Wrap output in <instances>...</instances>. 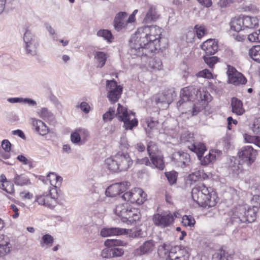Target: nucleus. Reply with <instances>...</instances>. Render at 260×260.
Segmentation results:
<instances>
[{
  "label": "nucleus",
  "instance_id": "nucleus-7",
  "mask_svg": "<svg viewBox=\"0 0 260 260\" xmlns=\"http://www.w3.org/2000/svg\"><path fill=\"white\" fill-rule=\"evenodd\" d=\"M23 41L26 54L32 56L37 55L39 42L35 36L29 30H26L24 34Z\"/></svg>",
  "mask_w": 260,
  "mask_h": 260
},
{
  "label": "nucleus",
  "instance_id": "nucleus-61",
  "mask_svg": "<svg viewBox=\"0 0 260 260\" xmlns=\"http://www.w3.org/2000/svg\"><path fill=\"white\" fill-rule=\"evenodd\" d=\"M105 165L108 169L113 171L114 167V158L113 156H110L105 160Z\"/></svg>",
  "mask_w": 260,
  "mask_h": 260
},
{
  "label": "nucleus",
  "instance_id": "nucleus-8",
  "mask_svg": "<svg viewBox=\"0 0 260 260\" xmlns=\"http://www.w3.org/2000/svg\"><path fill=\"white\" fill-rule=\"evenodd\" d=\"M121 198L132 203L141 205L146 200L147 194L141 188H134L128 192H124Z\"/></svg>",
  "mask_w": 260,
  "mask_h": 260
},
{
  "label": "nucleus",
  "instance_id": "nucleus-23",
  "mask_svg": "<svg viewBox=\"0 0 260 260\" xmlns=\"http://www.w3.org/2000/svg\"><path fill=\"white\" fill-rule=\"evenodd\" d=\"M221 154L222 152L220 150L216 149L211 150L208 155H206L203 159L201 157L200 160L202 165H206L218 159Z\"/></svg>",
  "mask_w": 260,
  "mask_h": 260
},
{
  "label": "nucleus",
  "instance_id": "nucleus-25",
  "mask_svg": "<svg viewBox=\"0 0 260 260\" xmlns=\"http://www.w3.org/2000/svg\"><path fill=\"white\" fill-rule=\"evenodd\" d=\"M231 106L232 112L237 115H241L244 113L245 110L243 108V104L240 100L236 98H232Z\"/></svg>",
  "mask_w": 260,
  "mask_h": 260
},
{
  "label": "nucleus",
  "instance_id": "nucleus-24",
  "mask_svg": "<svg viewBox=\"0 0 260 260\" xmlns=\"http://www.w3.org/2000/svg\"><path fill=\"white\" fill-rule=\"evenodd\" d=\"M244 28L253 29L258 26L259 20L256 17L243 16Z\"/></svg>",
  "mask_w": 260,
  "mask_h": 260
},
{
  "label": "nucleus",
  "instance_id": "nucleus-48",
  "mask_svg": "<svg viewBox=\"0 0 260 260\" xmlns=\"http://www.w3.org/2000/svg\"><path fill=\"white\" fill-rule=\"evenodd\" d=\"M201 176V174L200 172H196L189 174L187 177V181H189L190 184H192L193 182L197 181L200 176Z\"/></svg>",
  "mask_w": 260,
  "mask_h": 260
},
{
  "label": "nucleus",
  "instance_id": "nucleus-30",
  "mask_svg": "<svg viewBox=\"0 0 260 260\" xmlns=\"http://www.w3.org/2000/svg\"><path fill=\"white\" fill-rule=\"evenodd\" d=\"M107 97L112 104L114 103V80H107L106 83Z\"/></svg>",
  "mask_w": 260,
  "mask_h": 260
},
{
  "label": "nucleus",
  "instance_id": "nucleus-64",
  "mask_svg": "<svg viewBox=\"0 0 260 260\" xmlns=\"http://www.w3.org/2000/svg\"><path fill=\"white\" fill-rule=\"evenodd\" d=\"M146 122L147 125V128L152 129L156 127L158 124L157 121L153 120L152 118H148L146 120Z\"/></svg>",
  "mask_w": 260,
  "mask_h": 260
},
{
  "label": "nucleus",
  "instance_id": "nucleus-3",
  "mask_svg": "<svg viewBox=\"0 0 260 260\" xmlns=\"http://www.w3.org/2000/svg\"><path fill=\"white\" fill-rule=\"evenodd\" d=\"M192 198L202 207H214L218 201L216 192L204 184L199 183L192 189Z\"/></svg>",
  "mask_w": 260,
  "mask_h": 260
},
{
  "label": "nucleus",
  "instance_id": "nucleus-17",
  "mask_svg": "<svg viewBox=\"0 0 260 260\" xmlns=\"http://www.w3.org/2000/svg\"><path fill=\"white\" fill-rule=\"evenodd\" d=\"M105 248L101 252V256L105 258L114 257V239L106 240L104 242Z\"/></svg>",
  "mask_w": 260,
  "mask_h": 260
},
{
  "label": "nucleus",
  "instance_id": "nucleus-21",
  "mask_svg": "<svg viewBox=\"0 0 260 260\" xmlns=\"http://www.w3.org/2000/svg\"><path fill=\"white\" fill-rule=\"evenodd\" d=\"M10 248L9 238L3 234H0V256H3L9 253Z\"/></svg>",
  "mask_w": 260,
  "mask_h": 260
},
{
  "label": "nucleus",
  "instance_id": "nucleus-44",
  "mask_svg": "<svg viewBox=\"0 0 260 260\" xmlns=\"http://www.w3.org/2000/svg\"><path fill=\"white\" fill-rule=\"evenodd\" d=\"M100 235L102 237H108L114 235V228H104L101 229Z\"/></svg>",
  "mask_w": 260,
  "mask_h": 260
},
{
  "label": "nucleus",
  "instance_id": "nucleus-2",
  "mask_svg": "<svg viewBox=\"0 0 260 260\" xmlns=\"http://www.w3.org/2000/svg\"><path fill=\"white\" fill-rule=\"evenodd\" d=\"M147 31L146 26L139 27L131 39L132 52L138 56H147L154 51L152 46L149 45Z\"/></svg>",
  "mask_w": 260,
  "mask_h": 260
},
{
  "label": "nucleus",
  "instance_id": "nucleus-45",
  "mask_svg": "<svg viewBox=\"0 0 260 260\" xmlns=\"http://www.w3.org/2000/svg\"><path fill=\"white\" fill-rule=\"evenodd\" d=\"M251 203L252 204V208L254 210H257L260 209V196L258 195L253 196L251 200Z\"/></svg>",
  "mask_w": 260,
  "mask_h": 260
},
{
  "label": "nucleus",
  "instance_id": "nucleus-32",
  "mask_svg": "<svg viewBox=\"0 0 260 260\" xmlns=\"http://www.w3.org/2000/svg\"><path fill=\"white\" fill-rule=\"evenodd\" d=\"M53 242V237L47 234L43 236L40 241V244L42 247L47 248L52 246Z\"/></svg>",
  "mask_w": 260,
  "mask_h": 260
},
{
  "label": "nucleus",
  "instance_id": "nucleus-6",
  "mask_svg": "<svg viewBox=\"0 0 260 260\" xmlns=\"http://www.w3.org/2000/svg\"><path fill=\"white\" fill-rule=\"evenodd\" d=\"M181 140L185 143L186 146L190 151L196 153L199 159H201V157L206 150V146L203 143L195 142L193 135L191 133L182 135Z\"/></svg>",
  "mask_w": 260,
  "mask_h": 260
},
{
  "label": "nucleus",
  "instance_id": "nucleus-54",
  "mask_svg": "<svg viewBox=\"0 0 260 260\" xmlns=\"http://www.w3.org/2000/svg\"><path fill=\"white\" fill-rule=\"evenodd\" d=\"M155 102L158 104L159 103H163L166 105L165 107H168L170 103V101L168 100L166 95L162 93L159 95V96L155 99Z\"/></svg>",
  "mask_w": 260,
  "mask_h": 260
},
{
  "label": "nucleus",
  "instance_id": "nucleus-47",
  "mask_svg": "<svg viewBox=\"0 0 260 260\" xmlns=\"http://www.w3.org/2000/svg\"><path fill=\"white\" fill-rule=\"evenodd\" d=\"M147 151L150 157L153 155L157 154V147L155 144L152 142H150L147 145Z\"/></svg>",
  "mask_w": 260,
  "mask_h": 260
},
{
  "label": "nucleus",
  "instance_id": "nucleus-27",
  "mask_svg": "<svg viewBox=\"0 0 260 260\" xmlns=\"http://www.w3.org/2000/svg\"><path fill=\"white\" fill-rule=\"evenodd\" d=\"M230 24L231 29L236 32H239L244 29L242 16L233 18Z\"/></svg>",
  "mask_w": 260,
  "mask_h": 260
},
{
  "label": "nucleus",
  "instance_id": "nucleus-42",
  "mask_svg": "<svg viewBox=\"0 0 260 260\" xmlns=\"http://www.w3.org/2000/svg\"><path fill=\"white\" fill-rule=\"evenodd\" d=\"M40 117L44 119L52 120L53 118V114L46 108H42L38 112Z\"/></svg>",
  "mask_w": 260,
  "mask_h": 260
},
{
  "label": "nucleus",
  "instance_id": "nucleus-58",
  "mask_svg": "<svg viewBox=\"0 0 260 260\" xmlns=\"http://www.w3.org/2000/svg\"><path fill=\"white\" fill-rule=\"evenodd\" d=\"M123 87L121 85L116 84L115 82V103L120 97L122 92Z\"/></svg>",
  "mask_w": 260,
  "mask_h": 260
},
{
  "label": "nucleus",
  "instance_id": "nucleus-59",
  "mask_svg": "<svg viewBox=\"0 0 260 260\" xmlns=\"http://www.w3.org/2000/svg\"><path fill=\"white\" fill-rule=\"evenodd\" d=\"M128 235L132 238H136L142 236V231L140 229H134L128 230Z\"/></svg>",
  "mask_w": 260,
  "mask_h": 260
},
{
  "label": "nucleus",
  "instance_id": "nucleus-56",
  "mask_svg": "<svg viewBox=\"0 0 260 260\" xmlns=\"http://www.w3.org/2000/svg\"><path fill=\"white\" fill-rule=\"evenodd\" d=\"M195 36V31L194 30H190L186 33L185 35V39L187 43H191L193 41Z\"/></svg>",
  "mask_w": 260,
  "mask_h": 260
},
{
  "label": "nucleus",
  "instance_id": "nucleus-40",
  "mask_svg": "<svg viewBox=\"0 0 260 260\" xmlns=\"http://www.w3.org/2000/svg\"><path fill=\"white\" fill-rule=\"evenodd\" d=\"M75 130L79 134V136L82 140V144L87 141L89 137V133L87 129L84 128H78Z\"/></svg>",
  "mask_w": 260,
  "mask_h": 260
},
{
  "label": "nucleus",
  "instance_id": "nucleus-39",
  "mask_svg": "<svg viewBox=\"0 0 260 260\" xmlns=\"http://www.w3.org/2000/svg\"><path fill=\"white\" fill-rule=\"evenodd\" d=\"M14 182L17 185L23 186L28 184L29 179L23 175L16 174L14 179Z\"/></svg>",
  "mask_w": 260,
  "mask_h": 260
},
{
  "label": "nucleus",
  "instance_id": "nucleus-20",
  "mask_svg": "<svg viewBox=\"0 0 260 260\" xmlns=\"http://www.w3.org/2000/svg\"><path fill=\"white\" fill-rule=\"evenodd\" d=\"M140 218V212L138 209L129 208L127 216L123 217L125 219L124 223L127 224H132L134 222L138 221Z\"/></svg>",
  "mask_w": 260,
  "mask_h": 260
},
{
  "label": "nucleus",
  "instance_id": "nucleus-29",
  "mask_svg": "<svg viewBox=\"0 0 260 260\" xmlns=\"http://www.w3.org/2000/svg\"><path fill=\"white\" fill-rule=\"evenodd\" d=\"M129 207L127 206V204H123L116 206L115 209V213L119 217L123 222L125 221V219H123V217L127 216V213Z\"/></svg>",
  "mask_w": 260,
  "mask_h": 260
},
{
  "label": "nucleus",
  "instance_id": "nucleus-37",
  "mask_svg": "<svg viewBox=\"0 0 260 260\" xmlns=\"http://www.w3.org/2000/svg\"><path fill=\"white\" fill-rule=\"evenodd\" d=\"M247 208L245 206H240L236 212L234 214V218H238L239 220L243 222V217H246Z\"/></svg>",
  "mask_w": 260,
  "mask_h": 260
},
{
  "label": "nucleus",
  "instance_id": "nucleus-28",
  "mask_svg": "<svg viewBox=\"0 0 260 260\" xmlns=\"http://www.w3.org/2000/svg\"><path fill=\"white\" fill-rule=\"evenodd\" d=\"M150 157L151 160V167L153 165L155 168L161 170L164 169L165 164L162 159V156L161 155L157 154Z\"/></svg>",
  "mask_w": 260,
  "mask_h": 260
},
{
  "label": "nucleus",
  "instance_id": "nucleus-31",
  "mask_svg": "<svg viewBox=\"0 0 260 260\" xmlns=\"http://www.w3.org/2000/svg\"><path fill=\"white\" fill-rule=\"evenodd\" d=\"M148 70H159L162 68V63L160 60L157 58H147Z\"/></svg>",
  "mask_w": 260,
  "mask_h": 260
},
{
  "label": "nucleus",
  "instance_id": "nucleus-10",
  "mask_svg": "<svg viewBox=\"0 0 260 260\" xmlns=\"http://www.w3.org/2000/svg\"><path fill=\"white\" fill-rule=\"evenodd\" d=\"M134 24L129 22L127 13L120 12L115 16V30L117 31L124 32L132 29Z\"/></svg>",
  "mask_w": 260,
  "mask_h": 260
},
{
  "label": "nucleus",
  "instance_id": "nucleus-15",
  "mask_svg": "<svg viewBox=\"0 0 260 260\" xmlns=\"http://www.w3.org/2000/svg\"><path fill=\"white\" fill-rule=\"evenodd\" d=\"M36 201L40 205L52 208L56 205V201L54 197H52L50 191L44 192L37 196Z\"/></svg>",
  "mask_w": 260,
  "mask_h": 260
},
{
  "label": "nucleus",
  "instance_id": "nucleus-41",
  "mask_svg": "<svg viewBox=\"0 0 260 260\" xmlns=\"http://www.w3.org/2000/svg\"><path fill=\"white\" fill-rule=\"evenodd\" d=\"M128 186L127 182H122L115 183V191L116 190L117 194L119 195L120 193L124 192L127 189Z\"/></svg>",
  "mask_w": 260,
  "mask_h": 260
},
{
  "label": "nucleus",
  "instance_id": "nucleus-5",
  "mask_svg": "<svg viewBox=\"0 0 260 260\" xmlns=\"http://www.w3.org/2000/svg\"><path fill=\"white\" fill-rule=\"evenodd\" d=\"M164 251V254L166 256V260H188L189 252L188 248L182 247L180 246H175L172 247L169 251L167 248V245L164 244L159 249L160 251L161 249Z\"/></svg>",
  "mask_w": 260,
  "mask_h": 260
},
{
  "label": "nucleus",
  "instance_id": "nucleus-38",
  "mask_svg": "<svg viewBox=\"0 0 260 260\" xmlns=\"http://www.w3.org/2000/svg\"><path fill=\"white\" fill-rule=\"evenodd\" d=\"M95 58L98 62V67L102 68L105 64L107 59V55L103 52H96L95 54Z\"/></svg>",
  "mask_w": 260,
  "mask_h": 260
},
{
  "label": "nucleus",
  "instance_id": "nucleus-53",
  "mask_svg": "<svg viewBox=\"0 0 260 260\" xmlns=\"http://www.w3.org/2000/svg\"><path fill=\"white\" fill-rule=\"evenodd\" d=\"M194 29H196L195 32H196L197 36L199 39L204 36L207 32L204 26H198V25H196L194 27Z\"/></svg>",
  "mask_w": 260,
  "mask_h": 260
},
{
  "label": "nucleus",
  "instance_id": "nucleus-36",
  "mask_svg": "<svg viewBox=\"0 0 260 260\" xmlns=\"http://www.w3.org/2000/svg\"><path fill=\"white\" fill-rule=\"evenodd\" d=\"M257 210H254L251 207H248L247 209L246 217L243 218V222H252L255 220Z\"/></svg>",
  "mask_w": 260,
  "mask_h": 260
},
{
  "label": "nucleus",
  "instance_id": "nucleus-51",
  "mask_svg": "<svg viewBox=\"0 0 260 260\" xmlns=\"http://www.w3.org/2000/svg\"><path fill=\"white\" fill-rule=\"evenodd\" d=\"M247 39L251 42H260L258 30L249 34L248 36Z\"/></svg>",
  "mask_w": 260,
  "mask_h": 260
},
{
  "label": "nucleus",
  "instance_id": "nucleus-62",
  "mask_svg": "<svg viewBox=\"0 0 260 260\" xmlns=\"http://www.w3.org/2000/svg\"><path fill=\"white\" fill-rule=\"evenodd\" d=\"M153 14V11L152 9H150L144 18V21L145 23H149L154 19V16Z\"/></svg>",
  "mask_w": 260,
  "mask_h": 260
},
{
  "label": "nucleus",
  "instance_id": "nucleus-9",
  "mask_svg": "<svg viewBox=\"0 0 260 260\" xmlns=\"http://www.w3.org/2000/svg\"><path fill=\"white\" fill-rule=\"evenodd\" d=\"M257 153L250 146H245L239 150L237 155L240 161L247 166L251 165L255 160Z\"/></svg>",
  "mask_w": 260,
  "mask_h": 260
},
{
  "label": "nucleus",
  "instance_id": "nucleus-50",
  "mask_svg": "<svg viewBox=\"0 0 260 260\" xmlns=\"http://www.w3.org/2000/svg\"><path fill=\"white\" fill-rule=\"evenodd\" d=\"M204 61L209 67L212 68L218 61V58L216 56H205Z\"/></svg>",
  "mask_w": 260,
  "mask_h": 260
},
{
  "label": "nucleus",
  "instance_id": "nucleus-18",
  "mask_svg": "<svg viewBox=\"0 0 260 260\" xmlns=\"http://www.w3.org/2000/svg\"><path fill=\"white\" fill-rule=\"evenodd\" d=\"M30 120L32 126L39 134L44 136L48 133V127L42 121L33 118H31Z\"/></svg>",
  "mask_w": 260,
  "mask_h": 260
},
{
  "label": "nucleus",
  "instance_id": "nucleus-19",
  "mask_svg": "<svg viewBox=\"0 0 260 260\" xmlns=\"http://www.w3.org/2000/svg\"><path fill=\"white\" fill-rule=\"evenodd\" d=\"M173 159L176 161L179 166L184 167L188 165L190 156L187 153L179 151L173 154Z\"/></svg>",
  "mask_w": 260,
  "mask_h": 260
},
{
  "label": "nucleus",
  "instance_id": "nucleus-35",
  "mask_svg": "<svg viewBox=\"0 0 260 260\" xmlns=\"http://www.w3.org/2000/svg\"><path fill=\"white\" fill-rule=\"evenodd\" d=\"M51 185L55 187L59 186L61 184L62 178L54 173H50L47 176Z\"/></svg>",
  "mask_w": 260,
  "mask_h": 260
},
{
  "label": "nucleus",
  "instance_id": "nucleus-52",
  "mask_svg": "<svg viewBox=\"0 0 260 260\" xmlns=\"http://www.w3.org/2000/svg\"><path fill=\"white\" fill-rule=\"evenodd\" d=\"M197 76L207 79L213 78V74L207 69H204L199 72L197 74Z\"/></svg>",
  "mask_w": 260,
  "mask_h": 260
},
{
  "label": "nucleus",
  "instance_id": "nucleus-11",
  "mask_svg": "<svg viewBox=\"0 0 260 260\" xmlns=\"http://www.w3.org/2000/svg\"><path fill=\"white\" fill-rule=\"evenodd\" d=\"M228 82L235 86L244 85L247 80L244 75L230 65L227 66Z\"/></svg>",
  "mask_w": 260,
  "mask_h": 260
},
{
  "label": "nucleus",
  "instance_id": "nucleus-14",
  "mask_svg": "<svg viewBox=\"0 0 260 260\" xmlns=\"http://www.w3.org/2000/svg\"><path fill=\"white\" fill-rule=\"evenodd\" d=\"M148 32H147L148 36L149 39V45L152 46L153 50L157 49V48L154 46L157 43L159 42L160 35L161 34V29L157 26H145Z\"/></svg>",
  "mask_w": 260,
  "mask_h": 260
},
{
  "label": "nucleus",
  "instance_id": "nucleus-57",
  "mask_svg": "<svg viewBox=\"0 0 260 260\" xmlns=\"http://www.w3.org/2000/svg\"><path fill=\"white\" fill-rule=\"evenodd\" d=\"M76 107L77 108H80L85 114L88 113L90 111L89 105L85 102H82L80 105H77Z\"/></svg>",
  "mask_w": 260,
  "mask_h": 260
},
{
  "label": "nucleus",
  "instance_id": "nucleus-33",
  "mask_svg": "<svg viewBox=\"0 0 260 260\" xmlns=\"http://www.w3.org/2000/svg\"><path fill=\"white\" fill-rule=\"evenodd\" d=\"M96 35L99 37L103 38L109 43L112 42L113 35L111 31L106 29H101L96 32Z\"/></svg>",
  "mask_w": 260,
  "mask_h": 260
},
{
  "label": "nucleus",
  "instance_id": "nucleus-60",
  "mask_svg": "<svg viewBox=\"0 0 260 260\" xmlns=\"http://www.w3.org/2000/svg\"><path fill=\"white\" fill-rule=\"evenodd\" d=\"M71 141L74 144L82 143V140L79 136V134L76 132V130L74 131L71 135Z\"/></svg>",
  "mask_w": 260,
  "mask_h": 260
},
{
  "label": "nucleus",
  "instance_id": "nucleus-26",
  "mask_svg": "<svg viewBox=\"0 0 260 260\" xmlns=\"http://www.w3.org/2000/svg\"><path fill=\"white\" fill-rule=\"evenodd\" d=\"M0 188L8 194L5 195L9 200H14L13 197L15 194V189L14 184L12 183H7V184L0 182Z\"/></svg>",
  "mask_w": 260,
  "mask_h": 260
},
{
  "label": "nucleus",
  "instance_id": "nucleus-49",
  "mask_svg": "<svg viewBox=\"0 0 260 260\" xmlns=\"http://www.w3.org/2000/svg\"><path fill=\"white\" fill-rule=\"evenodd\" d=\"M114 118V109L110 108L109 111L103 115V119L105 122L111 121Z\"/></svg>",
  "mask_w": 260,
  "mask_h": 260
},
{
  "label": "nucleus",
  "instance_id": "nucleus-4",
  "mask_svg": "<svg viewBox=\"0 0 260 260\" xmlns=\"http://www.w3.org/2000/svg\"><path fill=\"white\" fill-rule=\"evenodd\" d=\"M117 119L123 122V127L125 129H132L138 125V121L135 117V113L127 111L126 107L118 104L116 114Z\"/></svg>",
  "mask_w": 260,
  "mask_h": 260
},
{
  "label": "nucleus",
  "instance_id": "nucleus-16",
  "mask_svg": "<svg viewBox=\"0 0 260 260\" xmlns=\"http://www.w3.org/2000/svg\"><path fill=\"white\" fill-rule=\"evenodd\" d=\"M201 47L207 54L213 55L217 51L218 46L215 40L208 39L203 43Z\"/></svg>",
  "mask_w": 260,
  "mask_h": 260
},
{
  "label": "nucleus",
  "instance_id": "nucleus-43",
  "mask_svg": "<svg viewBox=\"0 0 260 260\" xmlns=\"http://www.w3.org/2000/svg\"><path fill=\"white\" fill-rule=\"evenodd\" d=\"M182 223L184 226H192L195 223V220L190 216L184 215L182 218Z\"/></svg>",
  "mask_w": 260,
  "mask_h": 260
},
{
  "label": "nucleus",
  "instance_id": "nucleus-46",
  "mask_svg": "<svg viewBox=\"0 0 260 260\" xmlns=\"http://www.w3.org/2000/svg\"><path fill=\"white\" fill-rule=\"evenodd\" d=\"M168 181L171 184L175 183L177 180V173L175 171H171L165 173Z\"/></svg>",
  "mask_w": 260,
  "mask_h": 260
},
{
  "label": "nucleus",
  "instance_id": "nucleus-12",
  "mask_svg": "<svg viewBox=\"0 0 260 260\" xmlns=\"http://www.w3.org/2000/svg\"><path fill=\"white\" fill-rule=\"evenodd\" d=\"M174 216L169 213H157L153 216L154 224L160 228H166L170 225L173 221Z\"/></svg>",
  "mask_w": 260,
  "mask_h": 260
},
{
  "label": "nucleus",
  "instance_id": "nucleus-13",
  "mask_svg": "<svg viewBox=\"0 0 260 260\" xmlns=\"http://www.w3.org/2000/svg\"><path fill=\"white\" fill-rule=\"evenodd\" d=\"M115 162L117 166V170L119 171L127 170L133 163L127 153L120 152H118L115 156Z\"/></svg>",
  "mask_w": 260,
  "mask_h": 260
},
{
  "label": "nucleus",
  "instance_id": "nucleus-22",
  "mask_svg": "<svg viewBox=\"0 0 260 260\" xmlns=\"http://www.w3.org/2000/svg\"><path fill=\"white\" fill-rule=\"evenodd\" d=\"M154 242L152 240H148L136 250V253L138 255L149 254L154 250Z\"/></svg>",
  "mask_w": 260,
  "mask_h": 260
},
{
  "label": "nucleus",
  "instance_id": "nucleus-34",
  "mask_svg": "<svg viewBox=\"0 0 260 260\" xmlns=\"http://www.w3.org/2000/svg\"><path fill=\"white\" fill-rule=\"evenodd\" d=\"M249 56L254 60L260 62V45L254 46L249 49Z\"/></svg>",
  "mask_w": 260,
  "mask_h": 260
},
{
  "label": "nucleus",
  "instance_id": "nucleus-63",
  "mask_svg": "<svg viewBox=\"0 0 260 260\" xmlns=\"http://www.w3.org/2000/svg\"><path fill=\"white\" fill-rule=\"evenodd\" d=\"M244 137L246 142L249 143H254L256 145L257 136H251L248 134H245Z\"/></svg>",
  "mask_w": 260,
  "mask_h": 260
},
{
  "label": "nucleus",
  "instance_id": "nucleus-1",
  "mask_svg": "<svg viewBox=\"0 0 260 260\" xmlns=\"http://www.w3.org/2000/svg\"><path fill=\"white\" fill-rule=\"evenodd\" d=\"M210 94L204 89L196 91L193 86L183 88L180 92V100L177 104L178 110L187 117L196 115L202 111L211 100Z\"/></svg>",
  "mask_w": 260,
  "mask_h": 260
},
{
  "label": "nucleus",
  "instance_id": "nucleus-55",
  "mask_svg": "<svg viewBox=\"0 0 260 260\" xmlns=\"http://www.w3.org/2000/svg\"><path fill=\"white\" fill-rule=\"evenodd\" d=\"M252 130L255 134H260V117L254 121Z\"/></svg>",
  "mask_w": 260,
  "mask_h": 260
}]
</instances>
